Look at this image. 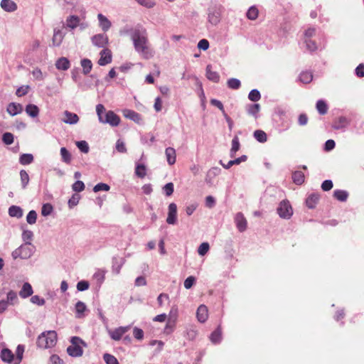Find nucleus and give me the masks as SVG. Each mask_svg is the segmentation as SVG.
Segmentation results:
<instances>
[{"instance_id": "nucleus-40", "label": "nucleus", "mask_w": 364, "mask_h": 364, "mask_svg": "<svg viewBox=\"0 0 364 364\" xmlns=\"http://www.w3.org/2000/svg\"><path fill=\"white\" fill-rule=\"evenodd\" d=\"M60 155L62 157V161L66 164H70L71 161V154L67 150L65 147H62L60 149Z\"/></svg>"}, {"instance_id": "nucleus-37", "label": "nucleus", "mask_w": 364, "mask_h": 364, "mask_svg": "<svg viewBox=\"0 0 364 364\" xmlns=\"http://www.w3.org/2000/svg\"><path fill=\"white\" fill-rule=\"evenodd\" d=\"M316 109L320 114H325L328 111V106L325 101L322 100H319L316 102Z\"/></svg>"}, {"instance_id": "nucleus-36", "label": "nucleus", "mask_w": 364, "mask_h": 364, "mask_svg": "<svg viewBox=\"0 0 364 364\" xmlns=\"http://www.w3.org/2000/svg\"><path fill=\"white\" fill-rule=\"evenodd\" d=\"M254 137L260 143H264L267 140V134L260 129L254 132Z\"/></svg>"}, {"instance_id": "nucleus-6", "label": "nucleus", "mask_w": 364, "mask_h": 364, "mask_svg": "<svg viewBox=\"0 0 364 364\" xmlns=\"http://www.w3.org/2000/svg\"><path fill=\"white\" fill-rule=\"evenodd\" d=\"M277 211L279 217L284 219H289L293 214L291 205L287 200L280 202Z\"/></svg>"}, {"instance_id": "nucleus-22", "label": "nucleus", "mask_w": 364, "mask_h": 364, "mask_svg": "<svg viewBox=\"0 0 364 364\" xmlns=\"http://www.w3.org/2000/svg\"><path fill=\"white\" fill-rule=\"evenodd\" d=\"M33 293V291L31 285L29 283L26 282L23 284V287L19 291V296L23 299H26L31 296Z\"/></svg>"}, {"instance_id": "nucleus-62", "label": "nucleus", "mask_w": 364, "mask_h": 364, "mask_svg": "<svg viewBox=\"0 0 364 364\" xmlns=\"http://www.w3.org/2000/svg\"><path fill=\"white\" fill-rule=\"evenodd\" d=\"M33 237V232L31 230H23L22 233V239L25 242H31L30 241L32 240Z\"/></svg>"}, {"instance_id": "nucleus-57", "label": "nucleus", "mask_w": 364, "mask_h": 364, "mask_svg": "<svg viewBox=\"0 0 364 364\" xmlns=\"http://www.w3.org/2000/svg\"><path fill=\"white\" fill-rule=\"evenodd\" d=\"M2 141L6 145H10L14 142V135L10 132H6L2 136Z\"/></svg>"}, {"instance_id": "nucleus-2", "label": "nucleus", "mask_w": 364, "mask_h": 364, "mask_svg": "<svg viewBox=\"0 0 364 364\" xmlns=\"http://www.w3.org/2000/svg\"><path fill=\"white\" fill-rule=\"evenodd\" d=\"M96 112L100 123L108 124L112 127H117L120 123L119 117L113 111H106L105 106L102 104L96 106Z\"/></svg>"}, {"instance_id": "nucleus-63", "label": "nucleus", "mask_w": 364, "mask_h": 364, "mask_svg": "<svg viewBox=\"0 0 364 364\" xmlns=\"http://www.w3.org/2000/svg\"><path fill=\"white\" fill-rule=\"evenodd\" d=\"M116 149L118 152H120V153H126L127 152V148L125 146V144L122 140L118 139L117 141Z\"/></svg>"}, {"instance_id": "nucleus-30", "label": "nucleus", "mask_w": 364, "mask_h": 364, "mask_svg": "<svg viewBox=\"0 0 364 364\" xmlns=\"http://www.w3.org/2000/svg\"><path fill=\"white\" fill-rule=\"evenodd\" d=\"M26 112L28 115H29L31 117H36L39 114V109L38 107L33 104H29L26 107L25 109Z\"/></svg>"}, {"instance_id": "nucleus-43", "label": "nucleus", "mask_w": 364, "mask_h": 364, "mask_svg": "<svg viewBox=\"0 0 364 364\" xmlns=\"http://www.w3.org/2000/svg\"><path fill=\"white\" fill-rule=\"evenodd\" d=\"M313 79V75L310 72H302L300 74L299 80L304 83H309Z\"/></svg>"}, {"instance_id": "nucleus-7", "label": "nucleus", "mask_w": 364, "mask_h": 364, "mask_svg": "<svg viewBox=\"0 0 364 364\" xmlns=\"http://www.w3.org/2000/svg\"><path fill=\"white\" fill-rule=\"evenodd\" d=\"M63 26L56 27L53 29V35L52 38V46L54 47H59L65 36V33L63 32Z\"/></svg>"}, {"instance_id": "nucleus-54", "label": "nucleus", "mask_w": 364, "mask_h": 364, "mask_svg": "<svg viewBox=\"0 0 364 364\" xmlns=\"http://www.w3.org/2000/svg\"><path fill=\"white\" fill-rule=\"evenodd\" d=\"M18 300L17 294L14 291H9L7 294V304H14Z\"/></svg>"}, {"instance_id": "nucleus-44", "label": "nucleus", "mask_w": 364, "mask_h": 364, "mask_svg": "<svg viewBox=\"0 0 364 364\" xmlns=\"http://www.w3.org/2000/svg\"><path fill=\"white\" fill-rule=\"evenodd\" d=\"M221 331L219 328H217L215 331H214L210 336V341L213 343H218L221 341Z\"/></svg>"}, {"instance_id": "nucleus-52", "label": "nucleus", "mask_w": 364, "mask_h": 364, "mask_svg": "<svg viewBox=\"0 0 364 364\" xmlns=\"http://www.w3.org/2000/svg\"><path fill=\"white\" fill-rule=\"evenodd\" d=\"M53 210V208L52 205H50V203H46V204H43L42 206L41 214L43 216H48L51 214Z\"/></svg>"}, {"instance_id": "nucleus-14", "label": "nucleus", "mask_w": 364, "mask_h": 364, "mask_svg": "<svg viewBox=\"0 0 364 364\" xmlns=\"http://www.w3.org/2000/svg\"><path fill=\"white\" fill-rule=\"evenodd\" d=\"M112 61V54L111 51L105 48L100 52V58L98 60V64L100 65L104 66L109 63H110Z\"/></svg>"}, {"instance_id": "nucleus-24", "label": "nucleus", "mask_w": 364, "mask_h": 364, "mask_svg": "<svg viewBox=\"0 0 364 364\" xmlns=\"http://www.w3.org/2000/svg\"><path fill=\"white\" fill-rule=\"evenodd\" d=\"M1 358L4 362L11 363L12 361L14 362V355L13 353L8 348H4L1 350Z\"/></svg>"}, {"instance_id": "nucleus-55", "label": "nucleus", "mask_w": 364, "mask_h": 364, "mask_svg": "<svg viewBox=\"0 0 364 364\" xmlns=\"http://www.w3.org/2000/svg\"><path fill=\"white\" fill-rule=\"evenodd\" d=\"M77 148L83 153H87L89 151V146L85 141H79L76 142Z\"/></svg>"}, {"instance_id": "nucleus-60", "label": "nucleus", "mask_w": 364, "mask_h": 364, "mask_svg": "<svg viewBox=\"0 0 364 364\" xmlns=\"http://www.w3.org/2000/svg\"><path fill=\"white\" fill-rule=\"evenodd\" d=\"M260 109V105L259 104L250 105L248 107V114L255 116Z\"/></svg>"}, {"instance_id": "nucleus-59", "label": "nucleus", "mask_w": 364, "mask_h": 364, "mask_svg": "<svg viewBox=\"0 0 364 364\" xmlns=\"http://www.w3.org/2000/svg\"><path fill=\"white\" fill-rule=\"evenodd\" d=\"M209 248H210V246L208 242H203L199 246V247L198 249V253L200 255L203 256L208 252V251L209 250Z\"/></svg>"}, {"instance_id": "nucleus-16", "label": "nucleus", "mask_w": 364, "mask_h": 364, "mask_svg": "<svg viewBox=\"0 0 364 364\" xmlns=\"http://www.w3.org/2000/svg\"><path fill=\"white\" fill-rule=\"evenodd\" d=\"M123 114L126 118L129 119L136 123L140 124L142 122L141 115L135 111L126 109L123 110Z\"/></svg>"}, {"instance_id": "nucleus-23", "label": "nucleus", "mask_w": 364, "mask_h": 364, "mask_svg": "<svg viewBox=\"0 0 364 364\" xmlns=\"http://www.w3.org/2000/svg\"><path fill=\"white\" fill-rule=\"evenodd\" d=\"M221 172V169L218 167L211 168L207 173L205 177V181L208 184H212V180L214 177L219 175Z\"/></svg>"}, {"instance_id": "nucleus-10", "label": "nucleus", "mask_w": 364, "mask_h": 364, "mask_svg": "<svg viewBox=\"0 0 364 364\" xmlns=\"http://www.w3.org/2000/svg\"><path fill=\"white\" fill-rule=\"evenodd\" d=\"M130 328L129 326H121L117 328H115L113 331H109V334L112 339L114 341H119L122 336L126 333Z\"/></svg>"}, {"instance_id": "nucleus-4", "label": "nucleus", "mask_w": 364, "mask_h": 364, "mask_svg": "<svg viewBox=\"0 0 364 364\" xmlns=\"http://www.w3.org/2000/svg\"><path fill=\"white\" fill-rule=\"evenodd\" d=\"M34 250L35 247L31 242H25L14 250L11 253V256L14 259H16L18 258L26 259L30 258L33 255Z\"/></svg>"}, {"instance_id": "nucleus-17", "label": "nucleus", "mask_w": 364, "mask_h": 364, "mask_svg": "<svg viewBox=\"0 0 364 364\" xmlns=\"http://www.w3.org/2000/svg\"><path fill=\"white\" fill-rule=\"evenodd\" d=\"M196 317L198 321L204 323L208 318V308L206 306L200 305L196 311Z\"/></svg>"}, {"instance_id": "nucleus-35", "label": "nucleus", "mask_w": 364, "mask_h": 364, "mask_svg": "<svg viewBox=\"0 0 364 364\" xmlns=\"http://www.w3.org/2000/svg\"><path fill=\"white\" fill-rule=\"evenodd\" d=\"M333 196L339 201L344 202L347 200L348 193L346 191L343 190H335L333 192Z\"/></svg>"}, {"instance_id": "nucleus-27", "label": "nucleus", "mask_w": 364, "mask_h": 364, "mask_svg": "<svg viewBox=\"0 0 364 364\" xmlns=\"http://www.w3.org/2000/svg\"><path fill=\"white\" fill-rule=\"evenodd\" d=\"M319 200V195L318 193H311L306 200V204L308 208H314L316 203Z\"/></svg>"}, {"instance_id": "nucleus-1", "label": "nucleus", "mask_w": 364, "mask_h": 364, "mask_svg": "<svg viewBox=\"0 0 364 364\" xmlns=\"http://www.w3.org/2000/svg\"><path fill=\"white\" fill-rule=\"evenodd\" d=\"M130 38L135 51L144 59L148 60L154 56V52L151 47L148 33L145 28H135L129 31Z\"/></svg>"}, {"instance_id": "nucleus-51", "label": "nucleus", "mask_w": 364, "mask_h": 364, "mask_svg": "<svg viewBox=\"0 0 364 364\" xmlns=\"http://www.w3.org/2000/svg\"><path fill=\"white\" fill-rule=\"evenodd\" d=\"M37 219V213L35 210H31L28 212L26 216V221L30 225L36 223Z\"/></svg>"}, {"instance_id": "nucleus-13", "label": "nucleus", "mask_w": 364, "mask_h": 364, "mask_svg": "<svg viewBox=\"0 0 364 364\" xmlns=\"http://www.w3.org/2000/svg\"><path fill=\"white\" fill-rule=\"evenodd\" d=\"M92 42L99 48H104L108 43V37L105 34H97L92 38Z\"/></svg>"}, {"instance_id": "nucleus-11", "label": "nucleus", "mask_w": 364, "mask_h": 364, "mask_svg": "<svg viewBox=\"0 0 364 364\" xmlns=\"http://www.w3.org/2000/svg\"><path fill=\"white\" fill-rule=\"evenodd\" d=\"M235 223L236 227L240 232H242L247 229V220L242 213H237L235 217Z\"/></svg>"}, {"instance_id": "nucleus-47", "label": "nucleus", "mask_w": 364, "mask_h": 364, "mask_svg": "<svg viewBox=\"0 0 364 364\" xmlns=\"http://www.w3.org/2000/svg\"><path fill=\"white\" fill-rule=\"evenodd\" d=\"M258 16V10L255 6H251L247 12V17L250 20H255Z\"/></svg>"}, {"instance_id": "nucleus-29", "label": "nucleus", "mask_w": 364, "mask_h": 364, "mask_svg": "<svg viewBox=\"0 0 364 364\" xmlns=\"http://www.w3.org/2000/svg\"><path fill=\"white\" fill-rule=\"evenodd\" d=\"M124 264V259H122L121 262H119L118 259L117 257H113L112 258V272L116 274H119L120 273L121 269Z\"/></svg>"}, {"instance_id": "nucleus-26", "label": "nucleus", "mask_w": 364, "mask_h": 364, "mask_svg": "<svg viewBox=\"0 0 364 364\" xmlns=\"http://www.w3.org/2000/svg\"><path fill=\"white\" fill-rule=\"evenodd\" d=\"M22 111V106L14 102L10 103L7 107V112L11 116L18 114Z\"/></svg>"}, {"instance_id": "nucleus-50", "label": "nucleus", "mask_w": 364, "mask_h": 364, "mask_svg": "<svg viewBox=\"0 0 364 364\" xmlns=\"http://www.w3.org/2000/svg\"><path fill=\"white\" fill-rule=\"evenodd\" d=\"M80 199V195H78L77 193L73 194L72 197L69 199L68 203L69 208H73V207L76 206L78 204Z\"/></svg>"}, {"instance_id": "nucleus-33", "label": "nucleus", "mask_w": 364, "mask_h": 364, "mask_svg": "<svg viewBox=\"0 0 364 364\" xmlns=\"http://www.w3.org/2000/svg\"><path fill=\"white\" fill-rule=\"evenodd\" d=\"M136 176L140 178H143L146 175V167L144 164H137L136 165L135 171Z\"/></svg>"}, {"instance_id": "nucleus-56", "label": "nucleus", "mask_w": 364, "mask_h": 364, "mask_svg": "<svg viewBox=\"0 0 364 364\" xmlns=\"http://www.w3.org/2000/svg\"><path fill=\"white\" fill-rule=\"evenodd\" d=\"M110 187L109 185L104 183H100L94 186L93 191L95 193L101 191H108Z\"/></svg>"}, {"instance_id": "nucleus-19", "label": "nucleus", "mask_w": 364, "mask_h": 364, "mask_svg": "<svg viewBox=\"0 0 364 364\" xmlns=\"http://www.w3.org/2000/svg\"><path fill=\"white\" fill-rule=\"evenodd\" d=\"M70 65L69 60L65 57L58 58L55 62V67L60 70H67Z\"/></svg>"}, {"instance_id": "nucleus-3", "label": "nucleus", "mask_w": 364, "mask_h": 364, "mask_svg": "<svg viewBox=\"0 0 364 364\" xmlns=\"http://www.w3.org/2000/svg\"><path fill=\"white\" fill-rule=\"evenodd\" d=\"M57 341V333L55 331L43 332L37 338V346L41 348H48L54 346Z\"/></svg>"}, {"instance_id": "nucleus-20", "label": "nucleus", "mask_w": 364, "mask_h": 364, "mask_svg": "<svg viewBox=\"0 0 364 364\" xmlns=\"http://www.w3.org/2000/svg\"><path fill=\"white\" fill-rule=\"evenodd\" d=\"M167 162L169 165H173L176 160V150L173 147H168L165 150Z\"/></svg>"}, {"instance_id": "nucleus-42", "label": "nucleus", "mask_w": 364, "mask_h": 364, "mask_svg": "<svg viewBox=\"0 0 364 364\" xmlns=\"http://www.w3.org/2000/svg\"><path fill=\"white\" fill-rule=\"evenodd\" d=\"M24 352V347L23 346L18 345L17 346L16 353V358L14 360V364H19L22 360L23 354Z\"/></svg>"}, {"instance_id": "nucleus-46", "label": "nucleus", "mask_w": 364, "mask_h": 364, "mask_svg": "<svg viewBox=\"0 0 364 364\" xmlns=\"http://www.w3.org/2000/svg\"><path fill=\"white\" fill-rule=\"evenodd\" d=\"M248 98L250 100H251L252 102L259 101L261 98V95H260L259 91L257 90V89L252 90L248 95Z\"/></svg>"}, {"instance_id": "nucleus-28", "label": "nucleus", "mask_w": 364, "mask_h": 364, "mask_svg": "<svg viewBox=\"0 0 364 364\" xmlns=\"http://www.w3.org/2000/svg\"><path fill=\"white\" fill-rule=\"evenodd\" d=\"M206 76L208 80L214 82H218L220 80L219 74L217 72L213 71L210 65L206 67Z\"/></svg>"}, {"instance_id": "nucleus-21", "label": "nucleus", "mask_w": 364, "mask_h": 364, "mask_svg": "<svg viewBox=\"0 0 364 364\" xmlns=\"http://www.w3.org/2000/svg\"><path fill=\"white\" fill-rule=\"evenodd\" d=\"M100 26L102 28L103 31H108L111 27L110 21L102 14L97 15Z\"/></svg>"}, {"instance_id": "nucleus-32", "label": "nucleus", "mask_w": 364, "mask_h": 364, "mask_svg": "<svg viewBox=\"0 0 364 364\" xmlns=\"http://www.w3.org/2000/svg\"><path fill=\"white\" fill-rule=\"evenodd\" d=\"M348 124V119L344 117H341L338 118V120H336L333 123L332 127L334 129H341L346 127Z\"/></svg>"}, {"instance_id": "nucleus-8", "label": "nucleus", "mask_w": 364, "mask_h": 364, "mask_svg": "<svg viewBox=\"0 0 364 364\" xmlns=\"http://www.w3.org/2000/svg\"><path fill=\"white\" fill-rule=\"evenodd\" d=\"M80 18L76 15H70L67 17L65 23H63L62 26L64 28H69L70 30L75 29L77 26H82L80 23Z\"/></svg>"}, {"instance_id": "nucleus-25", "label": "nucleus", "mask_w": 364, "mask_h": 364, "mask_svg": "<svg viewBox=\"0 0 364 364\" xmlns=\"http://www.w3.org/2000/svg\"><path fill=\"white\" fill-rule=\"evenodd\" d=\"M9 215L13 218H21L23 216V210L17 205H11L9 208Z\"/></svg>"}, {"instance_id": "nucleus-9", "label": "nucleus", "mask_w": 364, "mask_h": 364, "mask_svg": "<svg viewBox=\"0 0 364 364\" xmlns=\"http://www.w3.org/2000/svg\"><path fill=\"white\" fill-rule=\"evenodd\" d=\"M177 220V206L174 203H171L168 205V217L166 223L169 225H174Z\"/></svg>"}, {"instance_id": "nucleus-31", "label": "nucleus", "mask_w": 364, "mask_h": 364, "mask_svg": "<svg viewBox=\"0 0 364 364\" xmlns=\"http://www.w3.org/2000/svg\"><path fill=\"white\" fill-rule=\"evenodd\" d=\"M304 174L300 171H296L292 173V180L296 185H301L304 182Z\"/></svg>"}, {"instance_id": "nucleus-49", "label": "nucleus", "mask_w": 364, "mask_h": 364, "mask_svg": "<svg viewBox=\"0 0 364 364\" xmlns=\"http://www.w3.org/2000/svg\"><path fill=\"white\" fill-rule=\"evenodd\" d=\"M103 359L106 364H119L117 359L114 355L109 353H105Z\"/></svg>"}, {"instance_id": "nucleus-58", "label": "nucleus", "mask_w": 364, "mask_h": 364, "mask_svg": "<svg viewBox=\"0 0 364 364\" xmlns=\"http://www.w3.org/2000/svg\"><path fill=\"white\" fill-rule=\"evenodd\" d=\"M85 187V184L82 181H77L72 186V188L75 192H81L84 191Z\"/></svg>"}, {"instance_id": "nucleus-15", "label": "nucleus", "mask_w": 364, "mask_h": 364, "mask_svg": "<svg viewBox=\"0 0 364 364\" xmlns=\"http://www.w3.org/2000/svg\"><path fill=\"white\" fill-rule=\"evenodd\" d=\"M208 21L213 25H217L220 21V12L216 8L209 9Z\"/></svg>"}, {"instance_id": "nucleus-45", "label": "nucleus", "mask_w": 364, "mask_h": 364, "mask_svg": "<svg viewBox=\"0 0 364 364\" xmlns=\"http://www.w3.org/2000/svg\"><path fill=\"white\" fill-rule=\"evenodd\" d=\"M228 86L230 89L237 90L240 87V81L237 78H230L227 82Z\"/></svg>"}, {"instance_id": "nucleus-38", "label": "nucleus", "mask_w": 364, "mask_h": 364, "mask_svg": "<svg viewBox=\"0 0 364 364\" xmlns=\"http://www.w3.org/2000/svg\"><path fill=\"white\" fill-rule=\"evenodd\" d=\"M33 156L31 154H23L19 158V162L22 165H28L33 162Z\"/></svg>"}, {"instance_id": "nucleus-61", "label": "nucleus", "mask_w": 364, "mask_h": 364, "mask_svg": "<svg viewBox=\"0 0 364 364\" xmlns=\"http://www.w3.org/2000/svg\"><path fill=\"white\" fill-rule=\"evenodd\" d=\"M163 190L167 196H170L173 194L174 186L173 183H168L164 187Z\"/></svg>"}, {"instance_id": "nucleus-41", "label": "nucleus", "mask_w": 364, "mask_h": 364, "mask_svg": "<svg viewBox=\"0 0 364 364\" xmlns=\"http://www.w3.org/2000/svg\"><path fill=\"white\" fill-rule=\"evenodd\" d=\"M87 309V306L82 301H77L75 304V310L77 313V317L80 318L82 314Z\"/></svg>"}, {"instance_id": "nucleus-12", "label": "nucleus", "mask_w": 364, "mask_h": 364, "mask_svg": "<svg viewBox=\"0 0 364 364\" xmlns=\"http://www.w3.org/2000/svg\"><path fill=\"white\" fill-rule=\"evenodd\" d=\"M64 123L68 124H76L79 122V117L77 114L65 110L63 112V118L61 119Z\"/></svg>"}, {"instance_id": "nucleus-53", "label": "nucleus", "mask_w": 364, "mask_h": 364, "mask_svg": "<svg viewBox=\"0 0 364 364\" xmlns=\"http://www.w3.org/2000/svg\"><path fill=\"white\" fill-rule=\"evenodd\" d=\"M94 277L95 279L98 282V283L100 284H101L104 280H105V270H102V269H99L97 270L95 274H94Z\"/></svg>"}, {"instance_id": "nucleus-18", "label": "nucleus", "mask_w": 364, "mask_h": 364, "mask_svg": "<svg viewBox=\"0 0 364 364\" xmlns=\"http://www.w3.org/2000/svg\"><path fill=\"white\" fill-rule=\"evenodd\" d=\"M0 6L3 10L7 12H13L17 9L16 4L12 0H1Z\"/></svg>"}, {"instance_id": "nucleus-5", "label": "nucleus", "mask_w": 364, "mask_h": 364, "mask_svg": "<svg viewBox=\"0 0 364 364\" xmlns=\"http://www.w3.org/2000/svg\"><path fill=\"white\" fill-rule=\"evenodd\" d=\"M71 345L68 347L67 352L72 357H79L83 353L82 346H86L85 343L79 337L73 336L70 340Z\"/></svg>"}, {"instance_id": "nucleus-48", "label": "nucleus", "mask_w": 364, "mask_h": 364, "mask_svg": "<svg viewBox=\"0 0 364 364\" xmlns=\"http://www.w3.org/2000/svg\"><path fill=\"white\" fill-rule=\"evenodd\" d=\"M21 181L22 184V187L25 188L29 182V176L27 172L25 170H21L20 171Z\"/></svg>"}, {"instance_id": "nucleus-64", "label": "nucleus", "mask_w": 364, "mask_h": 364, "mask_svg": "<svg viewBox=\"0 0 364 364\" xmlns=\"http://www.w3.org/2000/svg\"><path fill=\"white\" fill-rule=\"evenodd\" d=\"M48 364H64V363L58 355H52L50 357Z\"/></svg>"}, {"instance_id": "nucleus-34", "label": "nucleus", "mask_w": 364, "mask_h": 364, "mask_svg": "<svg viewBox=\"0 0 364 364\" xmlns=\"http://www.w3.org/2000/svg\"><path fill=\"white\" fill-rule=\"evenodd\" d=\"M81 66L82 67V71L85 75H87L92 70V63L90 60L85 58L80 62Z\"/></svg>"}, {"instance_id": "nucleus-39", "label": "nucleus", "mask_w": 364, "mask_h": 364, "mask_svg": "<svg viewBox=\"0 0 364 364\" xmlns=\"http://www.w3.org/2000/svg\"><path fill=\"white\" fill-rule=\"evenodd\" d=\"M240 149V141L239 139L237 136H235L232 140V147L230 149V156L233 157L235 154V153L239 150Z\"/></svg>"}]
</instances>
